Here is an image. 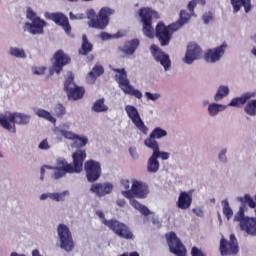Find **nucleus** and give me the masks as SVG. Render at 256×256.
<instances>
[{"instance_id":"29","label":"nucleus","mask_w":256,"mask_h":256,"mask_svg":"<svg viewBox=\"0 0 256 256\" xmlns=\"http://www.w3.org/2000/svg\"><path fill=\"white\" fill-rule=\"evenodd\" d=\"M91 52H93V43L89 41L87 34H83L81 48L78 50V53L79 55L87 56Z\"/></svg>"},{"instance_id":"53","label":"nucleus","mask_w":256,"mask_h":256,"mask_svg":"<svg viewBox=\"0 0 256 256\" xmlns=\"http://www.w3.org/2000/svg\"><path fill=\"white\" fill-rule=\"evenodd\" d=\"M211 19H213V16L209 15V14H204L203 15V21L204 23H209V21H211Z\"/></svg>"},{"instance_id":"61","label":"nucleus","mask_w":256,"mask_h":256,"mask_svg":"<svg viewBox=\"0 0 256 256\" xmlns=\"http://www.w3.org/2000/svg\"><path fill=\"white\" fill-rule=\"evenodd\" d=\"M68 1H70V3H77V1L79 0H68Z\"/></svg>"},{"instance_id":"47","label":"nucleus","mask_w":256,"mask_h":256,"mask_svg":"<svg viewBox=\"0 0 256 256\" xmlns=\"http://www.w3.org/2000/svg\"><path fill=\"white\" fill-rule=\"evenodd\" d=\"M27 18L33 22L37 21V19H41L40 17H37V14L33 10L27 11Z\"/></svg>"},{"instance_id":"2","label":"nucleus","mask_w":256,"mask_h":256,"mask_svg":"<svg viewBox=\"0 0 256 256\" xmlns=\"http://www.w3.org/2000/svg\"><path fill=\"white\" fill-rule=\"evenodd\" d=\"M113 13H115V10L109 7L101 8L98 14L93 9L88 10L86 15L87 19H89V27L92 29H105L109 25V16L113 15Z\"/></svg>"},{"instance_id":"39","label":"nucleus","mask_w":256,"mask_h":256,"mask_svg":"<svg viewBox=\"0 0 256 256\" xmlns=\"http://www.w3.org/2000/svg\"><path fill=\"white\" fill-rule=\"evenodd\" d=\"M225 109H227V106L221 104H210L208 106V111L212 117L217 115L220 111H225Z\"/></svg>"},{"instance_id":"3","label":"nucleus","mask_w":256,"mask_h":256,"mask_svg":"<svg viewBox=\"0 0 256 256\" xmlns=\"http://www.w3.org/2000/svg\"><path fill=\"white\" fill-rule=\"evenodd\" d=\"M31 121V116L21 113H10L8 116L0 114V125L10 133H17L15 123L18 125H27Z\"/></svg>"},{"instance_id":"54","label":"nucleus","mask_w":256,"mask_h":256,"mask_svg":"<svg viewBox=\"0 0 256 256\" xmlns=\"http://www.w3.org/2000/svg\"><path fill=\"white\" fill-rule=\"evenodd\" d=\"M116 204L118 205V207H125V205L127 204V202L125 201V199H118L116 201Z\"/></svg>"},{"instance_id":"4","label":"nucleus","mask_w":256,"mask_h":256,"mask_svg":"<svg viewBox=\"0 0 256 256\" xmlns=\"http://www.w3.org/2000/svg\"><path fill=\"white\" fill-rule=\"evenodd\" d=\"M143 25L142 31L145 37L153 39L155 37V30L153 29V18L159 19V13L151 8H141L138 12Z\"/></svg>"},{"instance_id":"52","label":"nucleus","mask_w":256,"mask_h":256,"mask_svg":"<svg viewBox=\"0 0 256 256\" xmlns=\"http://www.w3.org/2000/svg\"><path fill=\"white\" fill-rule=\"evenodd\" d=\"M226 153H227V149H224L221 151V153L219 154L220 161H227V157H225Z\"/></svg>"},{"instance_id":"59","label":"nucleus","mask_w":256,"mask_h":256,"mask_svg":"<svg viewBox=\"0 0 256 256\" xmlns=\"http://www.w3.org/2000/svg\"><path fill=\"white\" fill-rule=\"evenodd\" d=\"M94 59H95V56H93V55H90L87 57V61H89V62L93 61Z\"/></svg>"},{"instance_id":"5","label":"nucleus","mask_w":256,"mask_h":256,"mask_svg":"<svg viewBox=\"0 0 256 256\" xmlns=\"http://www.w3.org/2000/svg\"><path fill=\"white\" fill-rule=\"evenodd\" d=\"M103 224L113 232L114 235L120 237V239H126V241H131L135 239V235L133 234V230L131 228L119 220L110 219L103 220Z\"/></svg>"},{"instance_id":"43","label":"nucleus","mask_w":256,"mask_h":256,"mask_svg":"<svg viewBox=\"0 0 256 256\" xmlns=\"http://www.w3.org/2000/svg\"><path fill=\"white\" fill-rule=\"evenodd\" d=\"M54 113H56V117H63V115L66 113L65 106L62 104H57L54 107Z\"/></svg>"},{"instance_id":"41","label":"nucleus","mask_w":256,"mask_h":256,"mask_svg":"<svg viewBox=\"0 0 256 256\" xmlns=\"http://www.w3.org/2000/svg\"><path fill=\"white\" fill-rule=\"evenodd\" d=\"M87 143H89V139H87V137H80L79 135H77V137L74 138L73 145L77 149H81V147H85V145H87Z\"/></svg>"},{"instance_id":"49","label":"nucleus","mask_w":256,"mask_h":256,"mask_svg":"<svg viewBox=\"0 0 256 256\" xmlns=\"http://www.w3.org/2000/svg\"><path fill=\"white\" fill-rule=\"evenodd\" d=\"M39 149H41L42 151H47V149H50L51 146H49V142L47 141V139H44L40 144H39Z\"/></svg>"},{"instance_id":"40","label":"nucleus","mask_w":256,"mask_h":256,"mask_svg":"<svg viewBox=\"0 0 256 256\" xmlns=\"http://www.w3.org/2000/svg\"><path fill=\"white\" fill-rule=\"evenodd\" d=\"M10 55L12 57H16L17 59H25V57H27L25 50L21 48H15V47L10 48Z\"/></svg>"},{"instance_id":"26","label":"nucleus","mask_w":256,"mask_h":256,"mask_svg":"<svg viewBox=\"0 0 256 256\" xmlns=\"http://www.w3.org/2000/svg\"><path fill=\"white\" fill-rule=\"evenodd\" d=\"M140 45L139 39L135 38L129 41H126L122 47H119V51L124 53V55H133L137 51Z\"/></svg>"},{"instance_id":"12","label":"nucleus","mask_w":256,"mask_h":256,"mask_svg":"<svg viewBox=\"0 0 256 256\" xmlns=\"http://www.w3.org/2000/svg\"><path fill=\"white\" fill-rule=\"evenodd\" d=\"M84 170L86 173V179L89 183H95L99 181L101 177V163L93 159L88 160L84 163Z\"/></svg>"},{"instance_id":"14","label":"nucleus","mask_w":256,"mask_h":256,"mask_svg":"<svg viewBox=\"0 0 256 256\" xmlns=\"http://www.w3.org/2000/svg\"><path fill=\"white\" fill-rule=\"evenodd\" d=\"M53 66L50 69V75H53L54 71L59 75L65 65H69L71 63V57L65 53L63 50H57L53 55Z\"/></svg>"},{"instance_id":"45","label":"nucleus","mask_w":256,"mask_h":256,"mask_svg":"<svg viewBox=\"0 0 256 256\" xmlns=\"http://www.w3.org/2000/svg\"><path fill=\"white\" fill-rule=\"evenodd\" d=\"M197 7V2L195 0H191L188 5H187V9L188 11L191 13V15H193L194 17H196L197 15H195V8Z\"/></svg>"},{"instance_id":"22","label":"nucleus","mask_w":256,"mask_h":256,"mask_svg":"<svg viewBox=\"0 0 256 256\" xmlns=\"http://www.w3.org/2000/svg\"><path fill=\"white\" fill-rule=\"evenodd\" d=\"M45 27H47V22L40 18L32 23L26 22L24 24V31H29L31 35H43Z\"/></svg>"},{"instance_id":"58","label":"nucleus","mask_w":256,"mask_h":256,"mask_svg":"<svg viewBox=\"0 0 256 256\" xmlns=\"http://www.w3.org/2000/svg\"><path fill=\"white\" fill-rule=\"evenodd\" d=\"M41 201H45V199H49V194H42L40 196Z\"/></svg>"},{"instance_id":"1","label":"nucleus","mask_w":256,"mask_h":256,"mask_svg":"<svg viewBox=\"0 0 256 256\" xmlns=\"http://www.w3.org/2000/svg\"><path fill=\"white\" fill-rule=\"evenodd\" d=\"M73 164H69L65 158H58L54 167L53 179H61L67 173H81L83 171V163L87 159L85 150H76L73 155Z\"/></svg>"},{"instance_id":"13","label":"nucleus","mask_w":256,"mask_h":256,"mask_svg":"<svg viewBox=\"0 0 256 256\" xmlns=\"http://www.w3.org/2000/svg\"><path fill=\"white\" fill-rule=\"evenodd\" d=\"M64 91H66L68 99H73V101L83 99V95H85V88L79 87L73 82V75H70L66 79L64 83Z\"/></svg>"},{"instance_id":"6","label":"nucleus","mask_w":256,"mask_h":256,"mask_svg":"<svg viewBox=\"0 0 256 256\" xmlns=\"http://www.w3.org/2000/svg\"><path fill=\"white\" fill-rule=\"evenodd\" d=\"M114 73H118L115 75L116 81L119 84L120 89L123 90L124 93L127 95H132L133 97H136V99H142L143 94L141 91L136 90L132 85L131 82H129V79H127V71H125V68H114Z\"/></svg>"},{"instance_id":"19","label":"nucleus","mask_w":256,"mask_h":256,"mask_svg":"<svg viewBox=\"0 0 256 256\" xmlns=\"http://www.w3.org/2000/svg\"><path fill=\"white\" fill-rule=\"evenodd\" d=\"M226 49L227 43L225 42L214 49H208L204 54V60L206 63H217V61H220L221 57L225 55Z\"/></svg>"},{"instance_id":"48","label":"nucleus","mask_w":256,"mask_h":256,"mask_svg":"<svg viewBox=\"0 0 256 256\" xmlns=\"http://www.w3.org/2000/svg\"><path fill=\"white\" fill-rule=\"evenodd\" d=\"M145 95L149 101H157V99H159V97H161L160 94H157V93L153 94L151 92H145Z\"/></svg>"},{"instance_id":"21","label":"nucleus","mask_w":256,"mask_h":256,"mask_svg":"<svg viewBox=\"0 0 256 256\" xmlns=\"http://www.w3.org/2000/svg\"><path fill=\"white\" fill-rule=\"evenodd\" d=\"M152 55L162 67H164L165 71L171 68V59H169V55L165 54L161 49L158 48L157 45L151 46Z\"/></svg>"},{"instance_id":"28","label":"nucleus","mask_w":256,"mask_h":256,"mask_svg":"<svg viewBox=\"0 0 256 256\" xmlns=\"http://www.w3.org/2000/svg\"><path fill=\"white\" fill-rule=\"evenodd\" d=\"M231 5L234 13H239V11H241V7H244L245 13H249L252 8L251 0H231Z\"/></svg>"},{"instance_id":"18","label":"nucleus","mask_w":256,"mask_h":256,"mask_svg":"<svg viewBox=\"0 0 256 256\" xmlns=\"http://www.w3.org/2000/svg\"><path fill=\"white\" fill-rule=\"evenodd\" d=\"M45 17L50 19V21H54L59 27H62L67 35H71V24H69V18L65 14L46 12Z\"/></svg>"},{"instance_id":"36","label":"nucleus","mask_w":256,"mask_h":256,"mask_svg":"<svg viewBox=\"0 0 256 256\" xmlns=\"http://www.w3.org/2000/svg\"><path fill=\"white\" fill-rule=\"evenodd\" d=\"M221 203L223 206V215H225L226 219L229 221L233 217V209H231L229 205V200H222Z\"/></svg>"},{"instance_id":"25","label":"nucleus","mask_w":256,"mask_h":256,"mask_svg":"<svg viewBox=\"0 0 256 256\" xmlns=\"http://www.w3.org/2000/svg\"><path fill=\"white\" fill-rule=\"evenodd\" d=\"M201 57V47H199L196 43H190L187 46V51L185 55V62L188 65H191L195 59H199Z\"/></svg>"},{"instance_id":"23","label":"nucleus","mask_w":256,"mask_h":256,"mask_svg":"<svg viewBox=\"0 0 256 256\" xmlns=\"http://www.w3.org/2000/svg\"><path fill=\"white\" fill-rule=\"evenodd\" d=\"M192 203H193V191L180 192L178 196V200L176 202L178 209H181L182 211H187V209L191 208Z\"/></svg>"},{"instance_id":"9","label":"nucleus","mask_w":256,"mask_h":256,"mask_svg":"<svg viewBox=\"0 0 256 256\" xmlns=\"http://www.w3.org/2000/svg\"><path fill=\"white\" fill-rule=\"evenodd\" d=\"M58 239L60 243V248H62L66 253H71L75 249V242L73 241V234L71 230L65 224H59L57 227Z\"/></svg>"},{"instance_id":"34","label":"nucleus","mask_w":256,"mask_h":256,"mask_svg":"<svg viewBox=\"0 0 256 256\" xmlns=\"http://www.w3.org/2000/svg\"><path fill=\"white\" fill-rule=\"evenodd\" d=\"M104 73L105 69L103 68V66H101V64H96L88 75L89 77H91V79H97V77H101V75H103Z\"/></svg>"},{"instance_id":"24","label":"nucleus","mask_w":256,"mask_h":256,"mask_svg":"<svg viewBox=\"0 0 256 256\" xmlns=\"http://www.w3.org/2000/svg\"><path fill=\"white\" fill-rule=\"evenodd\" d=\"M91 193H95L97 197H105L113 191V184L111 183H96L90 187Z\"/></svg>"},{"instance_id":"16","label":"nucleus","mask_w":256,"mask_h":256,"mask_svg":"<svg viewBox=\"0 0 256 256\" xmlns=\"http://www.w3.org/2000/svg\"><path fill=\"white\" fill-rule=\"evenodd\" d=\"M125 111L129 119H131L132 123H134L135 127H137V129H139L141 133L147 135L149 128L145 126V122H143V120L141 119L137 108H135V106L128 105L125 107Z\"/></svg>"},{"instance_id":"30","label":"nucleus","mask_w":256,"mask_h":256,"mask_svg":"<svg viewBox=\"0 0 256 256\" xmlns=\"http://www.w3.org/2000/svg\"><path fill=\"white\" fill-rule=\"evenodd\" d=\"M251 97H253V94L245 93L240 97L233 98L228 104V107H241L242 105H245V103H247Z\"/></svg>"},{"instance_id":"33","label":"nucleus","mask_w":256,"mask_h":256,"mask_svg":"<svg viewBox=\"0 0 256 256\" xmlns=\"http://www.w3.org/2000/svg\"><path fill=\"white\" fill-rule=\"evenodd\" d=\"M191 17H195L194 14L187 12L186 10H181L179 14L178 23L180 26L186 25L191 20Z\"/></svg>"},{"instance_id":"55","label":"nucleus","mask_w":256,"mask_h":256,"mask_svg":"<svg viewBox=\"0 0 256 256\" xmlns=\"http://www.w3.org/2000/svg\"><path fill=\"white\" fill-rule=\"evenodd\" d=\"M45 169H47V166H42L41 169H40V173H41L40 179H41V181H43V179L45 177Z\"/></svg>"},{"instance_id":"51","label":"nucleus","mask_w":256,"mask_h":256,"mask_svg":"<svg viewBox=\"0 0 256 256\" xmlns=\"http://www.w3.org/2000/svg\"><path fill=\"white\" fill-rule=\"evenodd\" d=\"M100 38L103 40V41H107V39H111V34L107 33V32H102L100 34Z\"/></svg>"},{"instance_id":"15","label":"nucleus","mask_w":256,"mask_h":256,"mask_svg":"<svg viewBox=\"0 0 256 256\" xmlns=\"http://www.w3.org/2000/svg\"><path fill=\"white\" fill-rule=\"evenodd\" d=\"M155 35L162 47H167L173 37L171 26H165L163 22L156 25Z\"/></svg>"},{"instance_id":"57","label":"nucleus","mask_w":256,"mask_h":256,"mask_svg":"<svg viewBox=\"0 0 256 256\" xmlns=\"http://www.w3.org/2000/svg\"><path fill=\"white\" fill-rule=\"evenodd\" d=\"M96 214L98 215V217H100V219H105V214L102 211H98L96 212Z\"/></svg>"},{"instance_id":"46","label":"nucleus","mask_w":256,"mask_h":256,"mask_svg":"<svg viewBox=\"0 0 256 256\" xmlns=\"http://www.w3.org/2000/svg\"><path fill=\"white\" fill-rule=\"evenodd\" d=\"M45 71H47V67H45V66L32 68L33 75H44Z\"/></svg>"},{"instance_id":"60","label":"nucleus","mask_w":256,"mask_h":256,"mask_svg":"<svg viewBox=\"0 0 256 256\" xmlns=\"http://www.w3.org/2000/svg\"><path fill=\"white\" fill-rule=\"evenodd\" d=\"M252 54H254L255 57H256V48H253V49H252Z\"/></svg>"},{"instance_id":"17","label":"nucleus","mask_w":256,"mask_h":256,"mask_svg":"<svg viewBox=\"0 0 256 256\" xmlns=\"http://www.w3.org/2000/svg\"><path fill=\"white\" fill-rule=\"evenodd\" d=\"M163 137H167V132L161 127H156L152 130L149 137L144 140V145L148 147V149L159 151L157 139H163Z\"/></svg>"},{"instance_id":"7","label":"nucleus","mask_w":256,"mask_h":256,"mask_svg":"<svg viewBox=\"0 0 256 256\" xmlns=\"http://www.w3.org/2000/svg\"><path fill=\"white\" fill-rule=\"evenodd\" d=\"M234 221L239 223L241 231H245L248 235H256V218L245 216V206L239 208Z\"/></svg>"},{"instance_id":"10","label":"nucleus","mask_w":256,"mask_h":256,"mask_svg":"<svg viewBox=\"0 0 256 256\" xmlns=\"http://www.w3.org/2000/svg\"><path fill=\"white\" fill-rule=\"evenodd\" d=\"M166 240L170 253L176 256H187V248H185V245H183V242H181L175 232L167 233Z\"/></svg>"},{"instance_id":"8","label":"nucleus","mask_w":256,"mask_h":256,"mask_svg":"<svg viewBox=\"0 0 256 256\" xmlns=\"http://www.w3.org/2000/svg\"><path fill=\"white\" fill-rule=\"evenodd\" d=\"M121 186L123 187L122 195L126 197V199L130 200V205L136 209V211H139L144 217H149L151 215V210L147 208V206L141 204L139 201L133 198V192L131 191V182L127 179L121 180Z\"/></svg>"},{"instance_id":"32","label":"nucleus","mask_w":256,"mask_h":256,"mask_svg":"<svg viewBox=\"0 0 256 256\" xmlns=\"http://www.w3.org/2000/svg\"><path fill=\"white\" fill-rule=\"evenodd\" d=\"M37 117H40V119H45L46 121H49V123H57V119L51 115V113L45 109L39 108L36 111Z\"/></svg>"},{"instance_id":"11","label":"nucleus","mask_w":256,"mask_h":256,"mask_svg":"<svg viewBox=\"0 0 256 256\" xmlns=\"http://www.w3.org/2000/svg\"><path fill=\"white\" fill-rule=\"evenodd\" d=\"M219 249L222 256L237 255V253H239V244L237 243L235 234L230 235L229 241L222 236Z\"/></svg>"},{"instance_id":"20","label":"nucleus","mask_w":256,"mask_h":256,"mask_svg":"<svg viewBox=\"0 0 256 256\" xmlns=\"http://www.w3.org/2000/svg\"><path fill=\"white\" fill-rule=\"evenodd\" d=\"M131 191L133 197H137V199H147V195H149V185L143 181L132 180Z\"/></svg>"},{"instance_id":"62","label":"nucleus","mask_w":256,"mask_h":256,"mask_svg":"<svg viewBox=\"0 0 256 256\" xmlns=\"http://www.w3.org/2000/svg\"><path fill=\"white\" fill-rule=\"evenodd\" d=\"M153 223H159V220L153 219Z\"/></svg>"},{"instance_id":"35","label":"nucleus","mask_w":256,"mask_h":256,"mask_svg":"<svg viewBox=\"0 0 256 256\" xmlns=\"http://www.w3.org/2000/svg\"><path fill=\"white\" fill-rule=\"evenodd\" d=\"M244 111L247 115H250V117H255L256 115V100H250L247 102V104L244 107Z\"/></svg>"},{"instance_id":"37","label":"nucleus","mask_w":256,"mask_h":256,"mask_svg":"<svg viewBox=\"0 0 256 256\" xmlns=\"http://www.w3.org/2000/svg\"><path fill=\"white\" fill-rule=\"evenodd\" d=\"M238 201L242 203L243 205H248L250 209H255L256 203L255 200L251 197L249 194H245L243 197L238 198Z\"/></svg>"},{"instance_id":"31","label":"nucleus","mask_w":256,"mask_h":256,"mask_svg":"<svg viewBox=\"0 0 256 256\" xmlns=\"http://www.w3.org/2000/svg\"><path fill=\"white\" fill-rule=\"evenodd\" d=\"M92 110H94L95 113H105V111H109V107L105 105V98L96 100L92 106Z\"/></svg>"},{"instance_id":"56","label":"nucleus","mask_w":256,"mask_h":256,"mask_svg":"<svg viewBox=\"0 0 256 256\" xmlns=\"http://www.w3.org/2000/svg\"><path fill=\"white\" fill-rule=\"evenodd\" d=\"M194 1H196V5H202V6H205L206 5V0H194Z\"/></svg>"},{"instance_id":"42","label":"nucleus","mask_w":256,"mask_h":256,"mask_svg":"<svg viewBox=\"0 0 256 256\" xmlns=\"http://www.w3.org/2000/svg\"><path fill=\"white\" fill-rule=\"evenodd\" d=\"M67 195H69V192L67 191L61 193H49V198L53 201H65Z\"/></svg>"},{"instance_id":"50","label":"nucleus","mask_w":256,"mask_h":256,"mask_svg":"<svg viewBox=\"0 0 256 256\" xmlns=\"http://www.w3.org/2000/svg\"><path fill=\"white\" fill-rule=\"evenodd\" d=\"M159 157H161V159H162L163 161H167V159H169V153H168V152H161V151L159 150Z\"/></svg>"},{"instance_id":"63","label":"nucleus","mask_w":256,"mask_h":256,"mask_svg":"<svg viewBox=\"0 0 256 256\" xmlns=\"http://www.w3.org/2000/svg\"><path fill=\"white\" fill-rule=\"evenodd\" d=\"M82 1L89 2V1H93V0H82Z\"/></svg>"},{"instance_id":"44","label":"nucleus","mask_w":256,"mask_h":256,"mask_svg":"<svg viewBox=\"0 0 256 256\" xmlns=\"http://www.w3.org/2000/svg\"><path fill=\"white\" fill-rule=\"evenodd\" d=\"M60 133L63 137H65V139H70L71 141H75V138L77 137V134L66 131L65 129H61Z\"/></svg>"},{"instance_id":"38","label":"nucleus","mask_w":256,"mask_h":256,"mask_svg":"<svg viewBox=\"0 0 256 256\" xmlns=\"http://www.w3.org/2000/svg\"><path fill=\"white\" fill-rule=\"evenodd\" d=\"M227 95H229V87L220 86L216 92L214 101H221V99H224V97H227Z\"/></svg>"},{"instance_id":"64","label":"nucleus","mask_w":256,"mask_h":256,"mask_svg":"<svg viewBox=\"0 0 256 256\" xmlns=\"http://www.w3.org/2000/svg\"><path fill=\"white\" fill-rule=\"evenodd\" d=\"M0 157H3V154H1V152H0Z\"/></svg>"},{"instance_id":"27","label":"nucleus","mask_w":256,"mask_h":256,"mask_svg":"<svg viewBox=\"0 0 256 256\" xmlns=\"http://www.w3.org/2000/svg\"><path fill=\"white\" fill-rule=\"evenodd\" d=\"M152 151L153 153L147 163V171L148 173H157L160 167L159 160H157V158L159 157V150Z\"/></svg>"}]
</instances>
